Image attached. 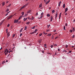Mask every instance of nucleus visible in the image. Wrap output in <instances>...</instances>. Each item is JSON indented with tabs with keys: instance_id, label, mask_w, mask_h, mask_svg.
Segmentation results:
<instances>
[{
	"instance_id": "nucleus-1",
	"label": "nucleus",
	"mask_w": 75,
	"mask_h": 75,
	"mask_svg": "<svg viewBox=\"0 0 75 75\" xmlns=\"http://www.w3.org/2000/svg\"><path fill=\"white\" fill-rule=\"evenodd\" d=\"M18 21V19L17 20L16 19H15L14 21V23H17Z\"/></svg>"
},
{
	"instance_id": "nucleus-2",
	"label": "nucleus",
	"mask_w": 75,
	"mask_h": 75,
	"mask_svg": "<svg viewBox=\"0 0 75 75\" xmlns=\"http://www.w3.org/2000/svg\"><path fill=\"white\" fill-rule=\"evenodd\" d=\"M13 17V16H9L7 18L8 20H9L10 19V18H12V17Z\"/></svg>"
},
{
	"instance_id": "nucleus-3",
	"label": "nucleus",
	"mask_w": 75,
	"mask_h": 75,
	"mask_svg": "<svg viewBox=\"0 0 75 75\" xmlns=\"http://www.w3.org/2000/svg\"><path fill=\"white\" fill-rule=\"evenodd\" d=\"M31 10H29V11H28L27 12V13L28 14L29 13H31Z\"/></svg>"
},
{
	"instance_id": "nucleus-4",
	"label": "nucleus",
	"mask_w": 75,
	"mask_h": 75,
	"mask_svg": "<svg viewBox=\"0 0 75 75\" xmlns=\"http://www.w3.org/2000/svg\"><path fill=\"white\" fill-rule=\"evenodd\" d=\"M52 19H53V17L52 16L51 17L50 21H52Z\"/></svg>"
},
{
	"instance_id": "nucleus-5",
	"label": "nucleus",
	"mask_w": 75,
	"mask_h": 75,
	"mask_svg": "<svg viewBox=\"0 0 75 75\" xmlns=\"http://www.w3.org/2000/svg\"><path fill=\"white\" fill-rule=\"evenodd\" d=\"M9 36H10V32H8V33H7V37H9Z\"/></svg>"
},
{
	"instance_id": "nucleus-6",
	"label": "nucleus",
	"mask_w": 75,
	"mask_h": 75,
	"mask_svg": "<svg viewBox=\"0 0 75 75\" xmlns=\"http://www.w3.org/2000/svg\"><path fill=\"white\" fill-rule=\"evenodd\" d=\"M50 0H49L46 3V4H48V3H50Z\"/></svg>"
},
{
	"instance_id": "nucleus-7",
	"label": "nucleus",
	"mask_w": 75,
	"mask_h": 75,
	"mask_svg": "<svg viewBox=\"0 0 75 75\" xmlns=\"http://www.w3.org/2000/svg\"><path fill=\"white\" fill-rule=\"evenodd\" d=\"M58 16V13H57L56 14L55 16V18H56V20L57 19V16Z\"/></svg>"
},
{
	"instance_id": "nucleus-8",
	"label": "nucleus",
	"mask_w": 75,
	"mask_h": 75,
	"mask_svg": "<svg viewBox=\"0 0 75 75\" xmlns=\"http://www.w3.org/2000/svg\"><path fill=\"white\" fill-rule=\"evenodd\" d=\"M68 8H66L65 10V12H67V11H68Z\"/></svg>"
},
{
	"instance_id": "nucleus-9",
	"label": "nucleus",
	"mask_w": 75,
	"mask_h": 75,
	"mask_svg": "<svg viewBox=\"0 0 75 75\" xmlns=\"http://www.w3.org/2000/svg\"><path fill=\"white\" fill-rule=\"evenodd\" d=\"M35 33V31H34L33 32H32L31 33H30V34H34Z\"/></svg>"
},
{
	"instance_id": "nucleus-10",
	"label": "nucleus",
	"mask_w": 75,
	"mask_h": 75,
	"mask_svg": "<svg viewBox=\"0 0 75 75\" xmlns=\"http://www.w3.org/2000/svg\"><path fill=\"white\" fill-rule=\"evenodd\" d=\"M65 4H64L63 6V8H65Z\"/></svg>"
},
{
	"instance_id": "nucleus-11",
	"label": "nucleus",
	"mask_w": 75,
	"mask_h": 75,
	"mask_svg": "<svg viewBox=\"0 0 75 75\" xmlns=\"http://www.w3.org/2000/svg\"><path fill=\"white\" fill-rule=\"evenodd\" d=\"M23 17V16H21L19 18H18V20H20V19H21V17Z\"/></svg>"
},
{
	"instance_id": "nucleus-12",
	"label": "nucleus",
	"mask_w": 75,
	"mask_h": 75,
	"mask_svg": "<svg viewBox=\"0 0 75 75\" xmlns=\"http://www.w3.org/2000/svg\"><path fill=\"white\" fill-rule=\"evenodd\" d=\"M5 5V3L4 2H3L2 3V6H4V5Z\"/></svg>"
},
{
	"instance_id": "nucleus-13",
	"label": "nucleus",
	"mask_w": 75,
	"mask_h": 75,
	"mask_svg": "<svg viewBox=\"0 0 75 75\" xmlns=\"http://www.w3.org/2000/svg\"><path fill=\"white\" fill-rule=\"evenodd\" d=\"M51 35V33L47 34V36H50Z\"/></svg>"
},
{
	"instance_id": "nucleus-14",
	"label": "nucleus",
	"mask_w": 75,
	"mask_h": 75,
	"mask_svg": "<svg viewBox=\"0 0 75 75\" xmlns=\"http://www.w3.org/2000/svg\"><path fill=\"white\" fill-rule=\"evenodd\" d=\"M61 1H60L59 3V7L60 6V4H61Z\"/></svg>"
},
{
	"instance_id": "nucleus-15",
	"label": "nucleus",
	"mask_w": 75,
	"mask_h": 75,
	"mask_svg": "<svg viewBox=\"0 0 75 75\" xmlns=\"http://www.w3.org/2000/svg\"><path fill=\"white\" fill-rule=\"evenodd\" d=\"M27 27L26 26L25 27L24 30H26V29H27Z\"/></svg>"
},
{
	"instance_id": "nucleus-16",
	"label": "nucleus",
	"mask_w": 75,
	"mask_h": 75,
	"mask_svg": "<svg viewBox=\"0 0 75 75\" xmlns=\"http://www.w3.org/2000/svg\"><path fill=\"white\" fill-rule=\"evenodd\" d=\"M27 18H24V21H26V20H27Z\"/></svg>"
},
{
	"instance_id": "nucleus-17",
	"label": "nucleus",
	"mask_w": 75,
	"mask_h": 75,
	"mask_svg": "<svg viewBox=\"0 0 75 75\" xmlns=\"http://www.w3.org/2000/svg\"><path fill=\"white\" fill-rule=\"evenodd\" d=\"M42 35V33H40L39 35V37H41V35Z\"/></svg>"
},
{
	"instance_id": "nucleus-18",
	"label": "nucleus",
	"mask_w": 75,
	"mask_h": 75,
	"mask_svg": "<svg viewBox=\"0 0 75 75\" xmlns=\"http://www.w3.org/2000/svg\"><path fill=\"white\" fill-rule=\"evenodd\" d=\"M30 22H27V23H26V24H30Z\"/></svg>"
},
{
	"instance_id": "nucleus-19",
	"label": "nucleus",
	"mask_w": 75,
	"mask_h": 75,
	"mask_svg": "<svg viewBox=\"0 0 75 75\" xmlns=\"http://www.w3.org/2000/svg\"><path fill=\"white\" fill-rule=\"evenodd\" d=\"M21 14H22V16H23V15H24V12H22L21 13Z\"/></svg>"
},
{
	"instance_id": "nucleus-20",
	"label": "nucleus",
	"mask_w": 75,
	"mask_h": 75,
	"mask_svg": "<svg viewBox=\"0 0 75 75\" xmlns=\"http://www.w3.org/2000/svg\"><path fill=\"white\" fill-rule=\"evenodd\" d=\"M26 7V6L25 5H24L22 7V8H24V7Z\"/></svg>"
},
{
	"instance_id": "nucleus-21",
	"label": "nucleus",
	"mask_w": 75,
	"mask_h": 75,
	"mask_svg": "<svg viewBox=\"0 0 75 75\" xmlns=\"http://www.w3.org/2000/svg\"><path fill=\"white\" fill-rule=\"evenodd\" d=\"M69 31L70 33H72V31H73V30H70Z\"/></svg>"
},
{
	"instance_id": "nucleus-22",
	"label": "nucleus",
	"mask_w": 75,
	"mask_h": 75,
	"mask_svg": "<svg viewBox=\"0 0 75 75\" xmlns=\"http://www.w3.org/2000/svg\"><path fill=\"white\" fill-rule=\"evenodd\" d=\"M55 12V11L54 10H53L52 11V13H54Z\"/></svg>"
},
{
	"instance_id": "nucleus-23",
	"label": "nucleus",
	"mask_w": 75,
	"mask_h": 75,
	"mask_svg": "<svg viewBox=\"0 0 75 75\" xmlns=\"http://www.w3.org/2000/svg\"><path fill=\"white\" fill-rule=\"evenodd\" d=\"M44 14V13L42 12L41 13V16H43V15Z\"/></svg>"
},
{
	"instance_id": "nucleus-24",
	"label": "nucleus",
	"mask_w": 75,
	"mask_h": 75,
	"mask_svg": "<svg viewBox=\"0 0 75 75\" xmlns=\"http://www.w3.org/2000/svg\"><path fill=\"white\" fill-rule=\"evenodd\" d=\"M22 30H23V28H22L20 30V33H21V32H22Z\"/></svg>"
},
{
	"instance_id": "nucleus-25",
	"label": "nucleus",
	"mask_w": 75,
	"mask_h": 75,
	"mask_svg": "<svg viewBox=\"0 0 75 75\" xmlns=\"http://www.w3.org/2000/svg\"><path fill=\"white\" fill-rule=\"evenodd\" d=\"M43 34H45V35H46V34H47V33H45V32H43Z\"/></svg>"
},
{
	"instance_id": "nucleus-26",
	"label": "nucleus",
	"mask_w": 75,
	"mask_h": 75,
	"mask_svg": "<svg viewBox=\"0 0 75 75\" xmlns=\"http://www.w3.org/2000/svg\"><path fill=\"white\" fill-rule=\"evenodd\" d=\"M35 28V26H34L33 28H32V29H34Z\"/></svg>"
},
{
	"instance_id": "nucleus-27",
	"label": "nucleus",
	"mask_w": 75,
	"mask_h": 75,
	"mask_svg": "<svg viewBox=\"0 0 75 75\" xmlns=\"http://www.w3.org/2000/svg\"><path fill=\"white\" fill-rule=\"evenodd\" d=\"M47 17H50V14H47Z\"/></svg>"
},
{
	"instance_id": "nucleus-28",
	"label": "nucleus",
	"mask_w": 75,
	"mask_h": 75,
	"mask_svg": "<svg viewBox=\"0 0 75 75\" xmlns=\"http://www.w3.org/2000/svg\"><path fill=\"white\" fill-rule=\"evenodd\" d=\"M42 7V5L41 4H40L39 5V7Z\"/></svg>"
},
{
	"instance_id": "nucleus-29",
	"label": "nucleus",
	"mask_w": 75,
	"mask_h": 75,
	"mask_svg": "<svg viewBox=\"0 0 75 75\" xmlns=\"http://www.w3.org/2000/svg\"><path fill=\"white\" fill-rule=\"evenodd\" d=\"M9 11V9H7V10L6 11V12H7V11Z\"/></svg>"
},
{
	"instance_id": "nucleus-30",
	"label": "nucleus",
	"mask_w": 75,
	"mask_h": 75,
	"mask_svg": "<svg viewBox=\"0 0 75 75\" xmlns=\"http://www.w3.org/2000/svg\"><path fill=\"white\" fill-rule=\"evenodd\" d=\"M5 62H4V61H3L2 62V64H4V63H5Z\"/></svg>"
},
{
	"instance_id": "nucleus-31",
	"label": "nucleus",
	"mask_w": 75,
	"mask_h": 75,
	"mask_svg": "<svg viewBox=\"0 0 75 75\" xmlns=\"http://www.w3.org/2000/svg\"><path fill=\"white\" fill-rule=\"evenodd\" d=\"M47 28H49V27H50V25H47Z\"/></svg>"
},
{
	"instance_id": "nucleus-32",
	"label": "nucleus",
	"mask_w": 75,
	"mask_h": 75,
	"mask_svg": "<svg viewBox=\"0 0 75 75\" xmlns=\"http://www.w3.org/2000/svg\"><path fill=\"white\" fill-rule=\"evenodd\" d=\"M7 49H6L5 50V52H6V51H7Z\"/></svg>"
},
{
	"instance_id": "nucleus-33",
	"label": "nucleus",
	"mask_w": 75,
	"mask_h": 75,
	"mask_svg": "<svg viewBox=\"0 0 75 75\" xmlns=\"http://www.w3.org/2000/svg\"><path fill=\"white\" fill-rule=\"evenodd\" d=\"M64 30H65V26H64Z\"/></svg>"
},
{
	"instance_id": "nucleus-34",
	"label": "nucleus",
	"mask_w": 75,
	"mask_h": 75,
	"mask_svg": "<svg viewBox=\"0 0 75 75\" xmlns=\"http://www.w3.org/2000/svg\"><path fill=\"white\" fill-rule=\"evenodd\" d=\"M9 26H10V24H8L7 25V27H9Z\"/></svg>"
},
{
	"instance_id": "nucleus-35",
	"label": "nucleus",
	"mask_w": 75,
	"mask_h": 75,
	"mask_svg": "<svg viewBox=\"0 0 75 75\" xmlns=\"http://www.w3.org/2000/svg\"><path fill=\"white\" fill-rule=\"evenodd\" d=\"M34 19V18H30V20H33Z\"/></svg>"
},
{
	"instance_id": "nucleus-36",
	"label": "nucleus",
	"mask_w": 75,
	"mask_h": 75,
	"mask_svg": "<svg viewBox=\"0 0 75 75\" xmlns=\"http://www.w3.org/2000/svg\"><path fill=\"white\" fill-rule=\"evenodd\" d=\"M11 4H10L9 5L7 6V7H10L11 6Z\"/></svg>"
},
{
	"instance_id": "nucleus-37",
	"label": "nucleus",
	"mask_w": 75,
	"mask_h": 75,
	"mask_svg": "<svg viewBox=\"0 0 75 75\" xmlns=\"http://www.w3.org/2000/svg\"><path fill=\"white\" fill-rule=\"evenodd\" d=\"M37 31H38L37 29H36V30H35V31H35V32H37Z\"/></svg>"
},
{
	"instance_id": "nucleus-38",
	"label": "nucleus",
	"mask_w": 75,
	"mask_h": 75,
	"mask_svg": "<svg viewBox=\"0 0 75 75\" xmlns=\"http://www.w3.org/2000/svg\"><path fill=\"white\" fill-rule=\"evenodd\" d=\"M72 37L73 38H74V37H75V35H73V36Z\"/></svg>"
},
{
	"instance_id": "nucleus-39",
	"label": "nucleus",
	"mask_w": 75,
	"mask_h": 75,
	"mask_svg": "<svg viewBox=\"0 0 75 75\" xmlns=\"http://www.w3.org/2000/svg\"><path fill=\"white\" fill-rule=\"evenodd\" d=\"M15 37V34H13V37Z\"/></svg>"
},
{
	"instance_id": "nucleus-40",
	"label": "nucleus",
	"mask_w": 75,
	"mask_h": 75,
	"mask_svg": "<svg viewBox=\"0 0 75 75\" xmlns=\"http://www.w3.org/2000/svg\"><path fill=\"white\" fill-rule=\"evenodd\" d=\"M68 45H67L66 46V48H68Z\"/></svg>"
},
{
	"instance_id": "nucleus-41",
	"label": "nucleus",
	"mask_w": 75,
	"mask_h": 75,
	"mask_svg": "<svg viewBox=\"0 0 75 75\" xmlns=\"http://www.w3.org/2000/svg\"><path fill=\"white\" fill-rule=\"evenodd\" d=\"M22 35H23V34H22V33H21V34H20V37H21V36Z\"/></svg>"
},
{
	"instance_id": "nucleus-42",
	"label": "nucleus",
	"mask_w": 75,
	"mask_h": 75,
	"mask_svg": "<svg viewBox=\"0 0 75 75\" xmlns=\"http://www.w3.org/2000/svg\"><path fill=\"white\" fill-rule=\"evenodd\" d=\"M65 26L67 27L68 26V24H67V23H66L65 25Z\"/></svg>"
},
{
	"instance_id": "nucleus-43",
	"label": "nucleus",
	"mask_w": 75,
	"mask_h": 75,
	"mask_svg": "<svg viewBox=\"0 0 75 75\" xmlns=\"http://www.w3.org/2000/svg\"><path fill=\"white\" fill-rule=\"evenodd\" d=\"M73 29L74 30V31H75V28H73Z\"/></svg>"
},
{
	"instance_id": "nucleus-44",
	"label": "nucleus",
	"mask_w": 75,
	"mask_h": 75,
	"mask_svg": "<svg viewBox=\"0 0 75 75\" xmlns=\"http://www.w3.org/2000/svg\"><path fill=\"white\" fill-rule=\"evenodd\" d=\"M61 16H59V19H60L61 18Z\"/></svg>"
},
{
	"instance_id": "nucleus-45",
	"label": "nucleus",
	"mask_w": 75,
	"mask_h": 75,
	"mask_svg": "<svg viewBox=\"0 0 75 75\" xmlns=\"http://www.w3.org/2000/svg\"><path fill=\"white\" fill-rule=\"evenodd\" d=\"M6 53H8V50H7V51H6Z\"/></svg>"
},
{
	"instance_id": "nucleus-46",
	"label": "nucleus",
	"mask_w": 75,
	"mask_h": 75,
	"mask_svg": "<svg viewBox=\"0 0 75 75\" xmlns=\"http://www.w3.org/2000/svg\"><path fill=\"white\" fill-rule=\"evenodd\" d=\"M53 47V45H51V48H52Z\"/></svg>"
},
{
	"instance_id": "nucleus-47",
	"label": "nucleus",
	"mask_w": 75,
	"mask_h": 75,
	"mask_svg": "<svg viewBox=\"0 0 75 75\" xmlns=\"http://www.w3.org/2000/svg\"><path fill=\"white\" fill-rule=\"evenodd\" d=\"M6 31H8V29H6Z\"/></svg>"
},
{
	"instance_id": "nucleus-48",
	"label": "nucleus",
	"mask_w": 75,
	"mask_h": 75,
	"mask_svg": "<svg viewBox=\"0 0 75 75\" xmlns=\"http://www.w3.org/2000/svg\"><path fill=\"white\" fill-rule=\"evenodd\" d=\"M52 38H52V39H54V36L52 35Z\"/></svg>"
},
{
	"instance_id": "nucleus-49",
	"label": "nucleus",
	"mask_w": 75,
	"mask_h": 75,
	"mask_svg": "<svg viewBox=\"0 0 75 75\" xmlns=\"http://www.w3.org/2000/svg\"><path fill=\"white\" fill-rule=\"evenodd\" d=\"M58 38V37H57L55 38V39H57Z\"/></svg>"
},
{
	"instance_id": "nucleus-50",
	"label": "nucleus",
	"mask_w": 75,
	"mask_h": 75,
	"mask_svg": "<svg viewBox=\"0 0 75 75\" xmlns=\"http://www.w3.org/2000/svg\"><path fill=\"white\" fill-rule=\"evenodd\" d=\"M42 16H40V18H42Z\"/></svg>"
},
{
	"instance_id": "nucleus-51",
	"label": "nucleus",
	"mask_w": 75,
	"mask_h": 75,
	"mask_svg": "<svg viewBox=\"0 0 75 75\" xmlns=\"http://www.w3.org/2000/svg\"><path fill=\"white\" fill-rule=\"evenodd\" d=\"M58 51H60V50H59V49H58Z\"/></svg>"
},
{
	"instance_id": "nucleus-52",
	"label": "nucleus",
	"mask_w": 75,
	"mask_h": 75,
	"mask_svg": "<svg viewBox=\"0 0 75 75\" xmlns=\"http://www.w3.org/2000/svg\"><path fill=\"white\" fill-rule=\"evenodd\" d=\"M50 31V30H46V31H47V32H48V31Z\"/></svg>"
},
{
	"instance_id": "nucleus-53",
	"label": "nucleus",
	"mask_w": 75,
	"mask_h": 75,
	"mask_svg": "<svg viewBox=\"0 0 75 75\" xmlns=\"http://www.w3.org/2000/svg\"><path fill=\"white\" fill-rule=\"evenodd\" d=\"M69 52V53H71L72 52V51H70Z\"/></svg>"
},
{
	"instance_id": "nucleus-54",
	"label": "nucleus",
	"mask_w": 75,
	"mask_h": 75,
	"mask_svg": "<svg viewBox=\"0 0 75 75\" xmlns=\"http://www.w3.org/2000/svg\"><path fill=\"white\" fill-rule=\"evenodd\" d=\"M10 11L8 12L7 13L8 14V13H10Z\"/></svg>"
},
{
	"instance_id": "nucleus-55",
	"label": "nucleus",
	"mask_w": 75,
	"mask_h": 75,
	"mask_svg": "<svg viewBox=\"0 0 75 75\" xmlns=\"http://www.w3.org/2000/svg\"><path fill=\"white\" fill-rule=\"evenodd\" d=\"M27 5H28V4H26L25 5V6H27Z\"/></svg>"
},
{
	"instance_id": "nucleus-56",
	"label": "nucleus",
	"mask_w": 75,
	"mask_h": 75,
	"mask_svg": "<svg viewBox=\"0 0 75 75\" xmlns=\"http://www.w3.org/2000/svg\"><path fill=\"white\" fill-rule=\"evenodd\" d=\"M15 45H14V43H13V46H14Z\"/></svg>"
},
{
	"instance_id": "nucleus-57",
	"label": "nucleus",
	"mask_w": 75,
	"mask_h": 75,
	"mask_svg": "<svg viewBox=\"0 0 75 75\" xmlns=\"http://www.w3.org/2000/svg\"><path fill=\"white\" fill-rule=\"evenodd\" d=\"M59 16H61V13H60V15H59Z\"/></svg>"
},
{
	"instance_id": "nucleus-58",
	"label": "nucleus",
	"mask_w": 75,
	"mask_h": 75,
	"mask_svg": "<svg viewBox=\"0 0 75 75\" xmlns=\"http://www.w3.org/2000/svg\"><path fill=\"white\" fill-rule=\"evenodd\" d=\"M38 15V13H36V16H37Z\"/></svg>"
},
{
	"instance_id": "nucleus-59",
	"label": "nucleus",
	"mask_w": 75,
	"mask_h": 75,
	"mask_svg": "<svg viewBox=\"0 0 75 75\" xmlns=\"http://www.w3.org/2000/svg\"><path fill=\"white\" fill-rule=\"evenodd\" d=\"M7 54H8V53H7L6 52V53H5V55H7Z\"/></svg>"
},
{
	"instance_id": "nucleus-60",
	"label": "nucleus",
	"mask_w": 75,
	"mask_h": 75,
	"mask_svg": "<svg viewBox=\"0 0 75 75\" xmlns=\"http://www.w3.org/2000/svg\"><path fill=\"white\" fill-rule=\"evenodd\" d=\"M44 45H45V46H46L47 44H45Z\"/></svg>"
},
{
	"instance_id": "nucleus-61",
	"label": "nucleus",
	"mask_w": 75,
	"mask_h": 75,
	"mask_svg": "<svg viewBox=\"0 0 75 75\" xmlns=\"http://www.w3.org/2000/svg\"><path fill=\"white\" fill-rule=\"evenodd\" d=\"M7 15H8V14L7 13H6V15H5V16H7Z\"/></svg>"
},
{
	"instance_id": "nucleus-62",
	"label": "nucleus",
	"mask_w": 75,
	"mask_h": 75,
	"mask_svg": "<svg viewBox=\"0 0 75 75\" xmlns=\"http://www.w3.org/2000/svg\"><path fill=\"white\" fill-rule=\"evenodd\" d=\"M54 46H57V45H54Z\"/></svg>"
},
{
	"instance_id": "nucleus-63",
	"label": "nucleus",
	"mask_w": 75,
	"mask_h": 75,
	"mask_svg": "<svg viewBox=\"0 0 75 75\" xmlns=\"http://www.w3.org/2000/svg\"><path fill=\"white\" fill-rule=\"evenodd\" d=\"M38 19H41V18H40L38 17Z\"/></svg>"
},
{
	"instance_id": "nucleus-64",
	"label": "nucleus",
	"mask_w": 75,
	"mask_h": 75,
	"mask_svg": "<svg viewBox=\"0 0 75 75\" xmlns=\"http://www.w3.org/2000/svg\"><path fill=\"white\" fill-rule=\"evenodd\" d=\"M75 19L74 20V21H73V22H75Z\"/></svg>"
}]
</instances>
